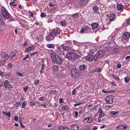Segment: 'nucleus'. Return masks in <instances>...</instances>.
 Returning a JSON list of instances; mask_svg holds the SVG:
<instances>
[{
    "label": "nucleus",
    "instance_id": "obj_25",
    "mask_svg": "<svg viewBox=\"0 0 130 130\" xmlns=\"http://www.w3.org/2000/svg\"><path fill=\"white\" fill-rule=\"evenodd\" d=\"M98 24L96 23H94L91 25L92 28L93 29H95L98 27Z\"/></svg>",
    "mask_w": 130,
    "mask_h": 130
},
{
    "label": "nucleus",
    "instance_id": "obj_35",
    "mask_svg": "<svg viewBox=\"0 0 130 130\" xmlns=\"http://www.w3.org/2000/svg\"><path fill=\"white\" fill-rule=\"evenodd\" d=\"M102 91L103 92H104V93H110L111 92H114L115 91L114 90H111V91H106L104 89H103L102 90Z\"/></svg>",
    "mask_w": 130,
    "mask_h": 130
},
{
    "label": "nucleus",
    "instance_id": "obj_13",
    "mask_svg": "<svg viewBox=\"0 0 130 130\" xmlns=\"http://www.w3.org/2000/svg\"><path fill=\"white\" fill-rule=\"evenodd\" d=\"M122 37L124 39H127L130 37V33L127 32H125L123 34Z\"/></svg>",
    "mask_w": 130,
    "mask_h": 130
},
{
    "label": "nucleus",
    "instance_id": "obj_63",
    "mask_svg": "<svg viewBox=\"0 0 130 130\" xmlns=\"http://www.w3.org/2000/svg\"><path fill=\"white\" fill-rule=\"evenodd\" d=\"M52 22L53 20L51 18L49 19L47 21V22L48 23Z\"/></svg>",
    "mask_w": 130,
    "mask_h": 130
},
{
    "label": "nucleus",
    "instance_id": "obj_28",
    "mask_svg": "<svg viewBox=\"0 0 130 130\" xmlns=\"http://www.w3.org/2000/svg\"><path fill=\"white\" fill-rule=\"evenodd\" d=\"M61 25L63 26H65L66 25V21L64 20H62L60 21Z\"/></svg>",
    "mask_w": 130,
    "mask_h": 130
},
{
    "label": "nucleus",
    "instance_id": "obj_8",
    "mask_svg": "<svg viewBox=\"0 0 130 130\" xmlns=\"http://www.w3.org/2000/svg\"><path fill=\"white\" fill-rule=\"evenodd\" d=\"M90 28L88 26H85L81 28L80 32L82 34L88 32Z\"/></svg>",
    "mask_w": 130,
    "mask_h": 130
},
{
    "label": "nucleus",
    "instance_id": "obj_42",
    "mask_svg": "<svg viewBox=\"0 0 130 130\" xmlns=\"http://www.w3.org/2000/svg\"><path fill=\"white\" fill-rule=\"evenodd\" d=\"M84 130H89L90 129V127L89 126H86L84 127Z\"/></svg>",
    "mask_w": 130,
    "mask_h": 130
},
{
    "label": "nucleus",
    "instance_id": "obj_55",
    "mask_svg": "<svg viewBox=\"0 0 130 130\" xmlns=\"http://www.w3.org/2000/svg\"><path fill=\"white\" fill-rule=\"evenodd\" d=\"M113 77L116 80H119L120 79L118 77L115 76H113Z\"/></svg>",
    "mask_w": 130,
    "mask_h": 130
},
{
    "label": "nucleus",
    "instance_id": "obj_2",
    "mask_svg": "<svg viewBox=\"0 0 130 130\" xmlns=\"http://www.w3.org/2000/svg\"><path fill=\"white\" fill-rule=\"evenodd\" d=\"M66 57L68 60L74 61L78 57V55L72 52L68 53L66 55Z\"/></svg>",
    "mask_w": 130,
    "mask_h": 130
},
{
    "label": "nucleus",
    "instance_id": "obj_46",
    "mask_svg": "<svg viewBox=\"0 0 130 130\" xmlns=\"http://www.w3.org/2000/svg\"><path fill=\"white\" fill-rule=\"evenodd\" d=\"M45 99V98L43 97H40L39 99V100L41 101H43Z\"/></svg>",
    "mask_w": 130,
    "mask_h": 130
},
{
    "label": "nucleus",
    "instance_id": "obj_54",
    "mask_svg": "<svg viewBox=\"0 0 130 130\" xmlns=\"http://www.w3.org/2000/svg\"><path fill=\"white\" fill-rule=\"evenodd\" d=\"M20 105V103H16L15 104V106L17 107H19Z\"/></svg>",
    "mask_w": 130,
    "mask_h": 130
},
{
    "label": "nucleus",
    "instance_id": "obj_33",
    "mask_svg": "<svg viewBox=\"0 0 130 130\" xmlns=\"http://www.w3.org/2000/svg\"><path fill=\"white\" fill-rule=\"evenodd\" d=\"M62 109L63 110H68L69 109V108L67 106L64 105L62 108Z\"/></svg>",
    "mask_w": 130,
    "mask_h": 130
},
{
    "label": "nucleus",
    "instance_id": "obj_62",
    "mask_svg": "<svg viewBox=\"0 0 130 130\" xmlns=\"http://www.w3.org/2000/svg\"><path fill=\"white\" fill-rule=\"evenodd\" d=\"M122 126V125H119L118 126H117L116 127V128L117 129H120L121 128V127Z\"/></svg>",
    "mask_w": 130,
    "mask_h": 130
},
{
    "label": "nucleus",
    "instance_id": "obj_50",
    "mask_svg": "<svg viewBox=\"0 0 130 130\" xmlns=\"http://www.w3.org/2000/svg\"><path fill=\"white\" fill-rule=\"evenodd\" d=\"M76 92V91L75 89L73 90L72 92V95H75Z\"/></svg>",
    "mask_w": 130,
    "mask_h": 130
},
{
    "label": "nucleus",
    "instance_id": "obj_34",
    "mask_svg": "<svg viewBox=\"0 0 130 130\" xmlns=\"http://www.w3.org/2000/svg\"><path fill=\"white\" fill-rule=\"evenodd\" d=\"M57 92L55 90H53L51 91L50 92V94H57Z\"/></svg>",
    "mask_w": 130,
    "mask_h": 130
},
{
    "label": "nucleus",
    "instance_id": "obj_36",
    "mask_svg": "<svg viewBox=\"0 0 130 130\" xmlns=\"http://www.w3.org/2000/svg\"><path fill=\"white\" fill-rule=\"evenodd\" d=\"M67 43H69V45L70 46H71L72 45V43L71 41L70 40H68L65 41Z\"/></svg>",
    "mask_w": 130,
    "mask_h": 130
},
{
    "label": "nucleus",
    "instance_id": "obj_45",
    "mask_svg": "<svg viewBox=\"0 0 130 130\" xmlns=\"http://www.w3.org/2000/svg\"><path fill=\"white\" fill-rule=\"evenodd\" d=\"M104 114L103 112H100V113L99 117L100 118H102L104 116Z\"/></svg>",
    "mask_w": 130,
    "mask_h": 130
},
{
    "label": "nucleus",
    "instance_id": "obj_38",
    "mask_svg": "<svg viewBox=\"0 0 130 130\" xmlns=\"http://www.w3.org/2000/svg\"><path fill=\"white\" fill-rule=\"evenodd\" d=\"M73 42L74 43V44L75 45L79 46L80 45V44L78 42H77V41H75L74 40L73 41Z\"/></svg>",
    "mask_w": 130,
    "mask_h": 130
},
{
    "label": "nucleus",
    "instance_id": "obj_32",
    "mask_svg": "<svg viewBox=\"0 0 130 130\" xmlns=\"http://www.w3.org/2000/svg\"><path fill=\"white\" fill-rule=\"evenodd\" d=\"M124 79L125 82L128 83L129 81L130 80V78L129 76H127L124 78Z\"/></svg>",
    "mask_w": 130,
    "mask_h": 130
},
{
    "label": "nucleus",
    "instance_id": "obj_22",
    "mask_svg": "<svg viewBox=\"0 0 130 130\" xmlns=\"http://www.w3.org/2000/svg\"><path fill=\"white\" fill-rule=\"evenodd\" d=\"M79 68L81 70L85 71L87 69V67L85 64H82L80 66Z\"/></svg>",
    "mask_w": 130,
    "mask_h": 130
},
{
    "label": "nucleus",
    "instance_id": "obj_60",
    "mask_svg": "<svg viewBox=\"0 0 130 130\" xmlns=\"http://www.w3.org/2000/svg\"><path fill=\"white\" fill-rule=\"evenodd\" d=\"M15 3L14 2H12L11 3H10V5H12L13 6H14L15 5Z\"/></svg>",
    "mask_w": 130,
    "mask_h": 130
},
{
    "label": "nucleus",
    "instance_id": "obj_47",
    "mask_svg": "<svg viewBox=\"0 0 130 130\" xmlns=\"http://www.w3.org/2000/svg\"><path fill=\"white\" fill-rule=\"evenodd\" d=\"M38 106H43L44 108H46V105L44 104V105H43V104H40V102H39L38 103Z\"/></svg>",
    "mask_w": 130,
    "mask_h": 130
},
{
    "label": "nucleus",
    "instance_id": "obj_19",
    "mask_svg": "<svg viewBox=\"0 0 130 130\" xmlns=\"http://www.w3.org/2000/svg\"><path fill=\"white\" fill-rule=\"evenodd\" d=\"M58 129L60 130H69V128L66 126H58Z\"/></svg>",
    "mask_w": 130,
    "mask_h": 130
},
{
    "label": "nucleus",
    "instance_id": "obj_52",
    "mask_svg": "<svg viewBox=\"0 0 130 130\" xmlns=\"http://www.w3.org/2000/svg\"><path fill=\"white\" fill-rule=\"evenodd\" d=\"M12 66V65L11 63H9L7 67V69H9L11 68Z\"/></svg>",
    "mask_w": 130,
    "mask_h": 130
},
{
    "label": "nucleus",
    "instance_id": "obj_21",
    "mask_svg": "<svg viewBox=\"0 0 130 130\" xmlns=\"http://www.w3.org/2000/svg\"><path fill=\"white\" fill-rule=\"evenodd\" d=\"M116 16L115 14L114 13H112L110 15L109 17V20L110 21H112L115 19Z\"/></svg>",
    "mask_w": 130,
    "mask_h": 130
},
{
    "label": "nucleus",
    "instance_id": "obj_1",
    "mask_svg": "<svg viewBox=\"0 0 130 130\" xmlns=\"http://www.w3.org/2000/svg\"><path fill=\"white\" fill-rule=\"evenodd\" d=\"M60 33V31L59 30L53 29L48 36L46 37V40L48 41H50L53 40L55 35L57 34H59Z\"/></svg>",
    "mask_w": 130,
    "mask_h": 130
},
{
    "label": "nucleus",
    "instance_id": "obj_4",
    "mask_svg": "<svg viewBox=\"0 0 130 130\" xmlns=\"http://www.w3.org/2000/svg\"><path fill=\"white\" fill-rule=\"evenodd\" d=\"M2 57L4 58L5 60L0 61V66H3L4 65L6 61V60L9 57L8 55L4 52H2L1 54Z\"/></svg>",
    "mask_w": 130,
    "mask_h": 130
},
{
    "label": "nucleus",
    "instance_id": "obj_18",
    "mask_svg": "<svg viewBox=\"0 0 130 130\" xmlns=\"http://www.w3.org/2000/svg\"><path fill=\"white\" fill-rule=\"evenodd\" d=\"M99 7L96 6L93 7V11L94 13H97L99 12Z\"/></svg>",
    "mask_w": 130,
    "mask_h": 130
},
{
    "label": "nucleus",
    "instance_id": "obj_57",
    "mask_svg": "<svg viewBox=\"0 0 130 130\" xmlns=\"http://www.w3.org/2000/svg\"><path fill=\"white\" fill-rule=\"evenodd\" d=\"M110 113L112 115L115 116L116 115V113L115 111H111L110 112Z\"/></svg>",
    "mask_w": 130,
    "mask_h": 130
},
{
    "label": "nucleus",
    "instance_id": "obj_59",
    "mask_svg": "<svg viewBox=\"0 0 130 130\" xmlns=\"http://www.w3.org/2000/svg\"><path fill=\"white\" fill-rule=\"evenodd\" d=\"M29 14L30 15V16H31L32 17L33 16V13H32V12L30 11H29Z\"/></svg>",
    "mask_w": 130,
    "mask_h": 130
},
{
    "label": "nucleus",
    "instance_id": "obj_49",
    "mask_svg": "<svg viewBox=\"0 0 130 130\" xmlns=\"http://www.w3.org/2000/svg\"><path fill=\"white\" fill-rule=\"evenodd\" d=\"M42 70L46 68V65L44 64H42Z\"/></svg>",
    "mask_w": 130,
    "mask_h": 130
},
{
    "label": "nucleus",
    "instance_id": "obj_9",
    "mask_svg": "<svg viewBox=\"0 0 130 130\" xmlns=\"http://www.w3.org/2000/svg\"><path fill=\"white\" fill-rule=\"evenodd\" d=\"M78 71L76 69H73L72 70L71 72V75L73 76V77H76L77 76L79 77V76L78 75Z\"/></svg>",
    "mask_w": 130,
    "mask_h": 130
},
{
    "label": "nucleus",
    "instance_id": "obj_7",
    "mask_svg": "<svg viewBox=\"0 0 130 130\" xmlns=\"http://www.w3.org/2000/svg\"><path fill=\"white\" fill-rule=\"evenodd\" d=\"M61 46H59L57 47V50L56 51L58 54L60 56H63L64 55V51H62L61 48L60 47Z\"/></svg>",
    "mask_w": 130,
    "mask_h": 130
},
{
    "label": "nucleus",
    "instance_id": "obj_5",
    "mask_svg": "<svg viewBox=\"0 0 130 130\" xmlns=\"http://www.w3.org/2000/svg\"><path fill=\"white\" fill-rule=\"evenodd\" d=\"M2 15L4 18L7 19L9 18L11 16L10 15L5 9H4L2 10Z\"/></svg>",
    "mask_w": 130,
    "mask_h": 130
},
{
    "label": "nucleus",
    "instance_id": "obj_16",
    "mask_svg": "<svg viewBox=\"0 0 130 130\" xmlns=\"http://www.w3.org/2000/svg\"><path fill=\"white\" fill-rule=\"evenodd\" d=\"M88 0H81L79 2V5L82 6L86 5L88 3Z\"/></svg>",
    "mask_w": 130,
    "mask_h": 130
},
{
    "label": "nucleus",
    "instance_id": "obj_10",
    "mask_svg": "<svg viewBox=\"0 0 130 130\" xmlns=\"http://www.w3.org/2000/svg\"><path fill=\"white\" fill-rule=\"evenodd\" d=\"M56 58L54 62V63L58 64H60L62 63V61L60 57L57 55Z\"/></svg>",
    "mask_w": 130,
    "mask_h": 130
},
{
    "label": "nucleus",
    "instance_id": "obj_56",
    "mask_svg": "<svg viewBox=\"0 0 130 130\" xmlns=\"http://www.w3.org/2000/svg\"><path fill=\"white\" fill-rule=\"evenodd\" d=\"M74 114L75 115V117L76 118L77 117L78 115V112L77 111H75L74 112Z\"/></svg>",
    "mask_w": 130,
    "mask_h": 130
},
{
    "label": "nucleus",
    "instance_id": "obj_17",
    "mask_svg": "<svg viewBox=\"0 0 130 130\" xmlns=\"http://www.w3.org/2000/svg\"><path fill=\"white\" fill-rule=\"evenodd\" d=\"M70 128L71 130H79V126L76 124H74L72 125Z\"/></svg>",
    "mask_w": 130,
    "mask_h": 130
},
{
    "label": "nucleus",
    "instance_id": "obj_44",
    "mask_svg": "<svg viewBox=\"0 0 130 130\" xmlns=\"http://www.w3.org/2000/svg\"><path fill=\"white\" fill-rule=\"evenodd\" d=\"M113 51L115 53H118L119 52V50L117 48H115L113 49Z\"/></svg>",
    "mask_w": 130,
    "mask_h": 130
},
{
    "label": "nucleus",
    "instance_id": "obj_14",
    "mask_svg": "<svg viewBox=\"0 0 130 130\" xmlns=\"http://www.w3.org/2000/svg\"><path fill=\"white\" fill-rule=\"evenodd\" d=\"M4 86L6 88H12V86L10 85L9 82L7 80H5L4 82Z\"/></svg>",
    "mask_w": 130,
    "mask_h": 130
},
{
    "label": "nucleus",
    "instance_id": "obj_40",
    "mask_svg": "<svg viewBox=\"0 0 130 130\" xmlns=\"http://www.w3.org/2000/svg\"><path fill=\"white\" fill-rule=\"evenodd\" d=\"M16 75L18 76H19L20 77H22V74L20 73H19L18 72H17L15 73Z\"/></svg>",
    "mask_w": 130,
    "mask_h": 130
},
{
    "label": "nucleus",
    "instance_id": "obj_20",
    "mask_svg": "<svg viewBox=\"0 0 130 130\" xmlns=\"http://www.w3.org/2000/svg\"><path fill=\"white\" fill-rule=\"evenodd\" d=\"M51 56L52 59L53 61L54 62L57 57L56 55V54L54 53H52L51 54Z\"/></svg>",
    "mask_w": 130,
    "mask_h": 130
},
{
    "label": "nucleus",
    "instance_id": "obj_41",
    "mask_svg": "<svg viewBox=\"0 0 130 130\" xmlns=\"http://www.w3.org/2000/svg\"><path fill=\"white\" fill-rule=\"evenodd\" d=\"M46 16V14L44 12H42L41 13L40 16L41 17L43 18L45 17Z\"/></svg>",
    "mask_w": 130,
    "mask_h": 130
},
{
    "label": "nucleus",
    "instance_id": "obj_6",
    "mask_svg": "<svg viewBox=\"0 0 130 130\" xmlns=\"http://www.w3.org/2000/svg\"><path fill=\"white\" fill-rule=\"evenodd\" d=\"M113 96L111 95L107 96L105 98L106 103L108 104H111L113 102Z\"/></svg>",
    "mask_w": 130,
    "mask_h": 130
},
{
    "label": "nucleus",
    "instance_id": "obj_39",
    "mask_svg": "<svg viewBox=\"0 0 130 130\" xmlns=\"http://www.w3.org/2000/svg\"><path fill=\"white\" fill-rule=\"evenodd\" d=\"M101 69L99 68H97L95 69L94 70V71H95L96 72H100L101 71Z\"/></svg>",
    "mask_w": 130,
    "mask_h": 130
},
{
    "label": "nucleus",
    "instance_id": "obj_58",
    "mask_svg": "<svg viewBox=\"0 0 130 130\" xmlns=\"http://www.w3.org/2000/svg\"><path fill=\"white\" fill-rule=\"evenodd\" d=\"M28 45L27 41H26L23 44V46L24 47H26Z\"/></svg>",
    "mask_w": 130,
    "mask_h": 130
},
{
    "label": "nucleus",
    "instance_id": "obj_29",
    "mask_svg": "<svg viewBox=\"0 0 130 130\" xmlns=\"http://www.w3.org/2000/svg\"><path fill=\"white\" fill-rule=\"evenodd\" d=\"M47 46L49 48H53L54 47L55 45L53 44H49L47 45Z\"/></svg>",
    "mask_w": 130,
    "mask_h": 130
},
{
    "label": "nucleus",
    "instance_id": "obj_27",
    "mask_svg": "<svg viewBox=\"0 0 130 130\" xmlns=\"http://www.w3.org/2000/svg\"><path fill=\"white\" fill-rule=\"evenodd\" d=\"M2 112L4 114L8 117H10L11 113L10 112H5L4 111H3Z\"/></svg>",
    "mask_w": 130,
    "mask_h": 130
},
{
    "label": "nucleus",
    "instance_id": "obj_15",
    "mask_svg": "<svg viewBox=\"0 0 130 130\" xmlns=\"http://www.w3.org/2000/svg\"><path fill=\"white\" fill-rule=\"evenodd\" d=\"M93 56L92 55H88L85 57L86 60L90 62L93 60Z\"/></svg>",
    "mask_w": 130,
    "mask_h": 130
},
{
    "label": "nucleus",
    "instance_id": "obj_12",
    "mask_svg": "<svg viewBox=\"0 0 130 130\" xmlns=\"http://www.w3.org/2000/svg\"><path fill=\"white\" fill-rule=\"evenodd\" d=\"M35 49L34 46L31 45H30L29 47L26 48L25 50V53L31 51H34Z\"/></svg>",
    "mask_w": 130,
    "mask_h": 130
},
{
    "label": "nucleus",
    "instance_id": "obj_43",
    "mask_svg": "<svg viewBox=\"0 0 130 130\" xmlns=\"http://www.w3.org/2000/svg\"><path fill=\"white\" fill-rule=\"evenodd\" d=\"M95 52V50H94L92 49H90L89 50V53L90 54H92L94 53Z\"/></svg>",
    "mask_w": 130,
    "mask_h": 130
},
{
    "label": "nucleus",
    "instance_id": "obj_24",
    "mask_svg": "<svg viewBox=\"0 0 130 130\" xmlns=\"http://www.w3.org/2000/svg\"><path fill=\"white\" fill-rule=\"evenodd\" d=\"M117 8L118 10L121 11H123V6L121 5H118L117 6Z\"/></svg>",
    "mask_w": 130,
    "mask_h": 130
},
{
    "label": "nucleus",
    "instance_id": "obj_51",
    "mask_svg": "<svg viewBox=\"0 0 130 130\" xmlns=\"http://www.w3.org/2000/svg\"><path fill=\"white\" fill-rule=\"evenodd\" d=\"M121 64L120 63H118L117 64V69H119L121 67Z\"/></svg>",
    "mask_w": 130,
    "mask_h": 130
},
{
    "label": "nucleus",
    "instance_id": "obj_3",
    "mask_svg": "<svg viewBox=\"0 0 130 130\" xmlns=\"http://www.w3.org/2000/svg\"><path fill=\"white\" fill-rule=\"evenodd\" d=\"M105 53V51L104 50H101L98 52L94 56V60L96 61L98 58H100L103 57Z\"/></svg>",
    "mask_w": 130,
    "mask_h": 130
},
{
    "label": "nucleus",
    "instance_id": "obj_48",
    "mask_svg": "<svg viewBox=\"0 0 130 130\" xmlns=\"http://www.w3.org/2000/svg\"><path fill=\"white\" fill-rule=\"evenodd\" d=\"M25 104H26V102L25 101H24L23 102L22 104V108H24L25 107Z\"/></svg>",
    "mask_w": 130,
    "mask_h": 130
},
{
    "label": "nucleus",
    "instance_id": "obj_53",
    "mask_svg": "<svg viewBox=\"0 0 130 130\" xmlns=\"http://www.w3.org/2000/svg\"><path fill=\"white\" fill-rule=\"evenodd\" d=\"M122 125L124 129H126L127 128V126L125 124H123Z\"/></svg>",
    "mask_w": 130,
    "mask_h": 130
},
{
    "label": "nucleus",
    "instance_id": "obj_23",
    "mask_svg": "<svg viewBox=\"0 0 130 130\" xmlns=\"http://www.w3.org/2000/svg\"><path fill=\"white\" fill-rule=\"evenodd\" d=\"M86 120H87V122L88 123H90L92 121V118L91 117H87L85 118L84 119V121H86Z\"/></svg>",
    "mask_w": 130,
    "mask_h": 130
},
{
    "label": "nucleus",
    "instance_id": "obj_11",
    "mask_svg": "<svg viewBox=\"0 0 130 130\" xmlns=\"http://www.w3.org/2000/svg\"><path fill=\"white\" fill-rule=\"evenodd\" d=\"M60 46H61V48L62 49L65 51H71L72 48L71 46H65L61 45Z\"/></svg>",
    "mask_w": 130,
    "mask_h": 130
},
{
    "label": "nucleus",
    "instance_id": "obj_30",
    "mask_svg": "<svg viewBox=\"0 0 130 130\" xmlns=\"http://www.w3.org/2000/svg\"><path fill=\"white\" fill-rule=\"evenodd\" d=\"M5 24V23L3 19L0 17V25H4Z\"/></svg>",
    "mask_w": 130,
    "mask_h": 130
},
{
    "label": "nucleus",
    "instance_id": "obj_31",
    "mask_svg": "<svg viewBox=\"0 0 130 130\" xmlns=\"http://www.w3.org/2000/svg\"><path fill=\"white\" fill-rule=\"evenodd\" d=\"M52 69L54 71H56L58 70V67L57 66L54 65Z\"/></svg>",
    "mask_w": 130,
    "mask_h": 130
},
{
    "label": "nucleus",
    "instance_id": "obj_64",
    "mask_svg": "<svg viewBox=\"0 0 130 130\" xmlns=\"http://www.w3.org/2000/svg\"><path fill=\"white\" fill-rule=\"evenodd\" d=\"M15 56V55L13 53H12L11 54H10V56L12 58L14 57Z\"/></svg>",
    "mask_w": 130,
    "mask_h": 130
},
{
    "label": "nucleus",
    "instance_id": "obj_26",
    "mask_svg": "<svg viewBox=\"0 0 130 130\" xmlns=\"http://www.w3.org/2000/svg\"><path fill=\"white\" fill-rule=\"evenodd\" d=\"M72 15L74 19H77L78 18V14L77 13L73 14Z\"/></svg>",
    "mask_w": 130,
    "mask_h": 130
},
{
    "label": "nucleus",
    "instance_id": "obj_61",
    "mask_svg": "<svg viewBox=\"0 0 130 130\" xmlns=\"http://www.w3.org/2000/svg\"><path fill=\"white\" fill-rule=\"evenodd\" d=\"M82 104L81 103H79L78 104H74V106L75 107H76L77 106H79L80 105Z\"/></svg>",
    "mask_w": 130,
    "mask_h": 130
},
{
    "label": "nucleus",
    "instance_id": "obj_37",
    "mask_svg": "<svg viewBox=\"0 0 130 130\" xmlns=\"http://www.w3.org/2000/svg\"><path fill=\"white\" fill-rule=\"evenodd\" d=\"M43 36H42L39 35L37 39L39 41H41L43 40Z\"/></svg>",
    "mask_w": 130,
    "mask_h": 130
}]
</instances>
